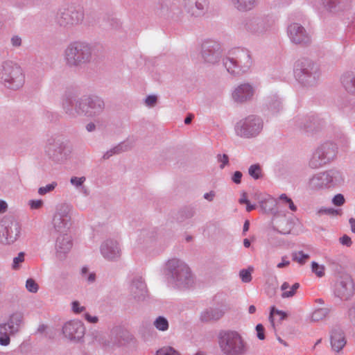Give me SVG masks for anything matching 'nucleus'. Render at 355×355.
Wrapping results in <instances>:
<instances>
[{"label": "nucleus", "instance_id": "45", "mask_svg": "<svg viewBox=\"0 0 355 355\" xmlns=\"http://www.w3.org/2000/svg\"><path fill=\"white\" fill-rule=\"evenodd\" d=\"M25 260V253L24 252H20L18 253L17 256L13 258L12 268L13 270H19L21 268V264Z\"/></svg>", "mask_w": 355, "mask_h": 355}, {"label": "nucleus", "instance_id": "34", "mask_svg": "<svg viewBox=\"0 0 355 355\" xmlns=\"http://www.w3.org/2000/svg\"><path fill=\"white\" fill-rule=\"evenodd\" d=\"M233 7L239 12H248L255 8L259 0H230Z\"/></svg>", "mask_w": 355, "mask_h": 355}, {"label": "nucleus", "instance_id": "14", "mask_svg": "<svg viewBox=\"0 0 355 355\" xmlns=\"http://www.w3.org/2000/svg\"><path fill=\"white\" fill-rule=\"evenodd\" d=\"M21 227L16 221L2 220L0 223V242L4 245L14 243L19 237Z\"/></svg>", "mask_w": 355, "mask_h": 355}, {"label": "nucleus", "instance_id": "5", "mask_svg": "<svg viewBox=\"0 0 355 355\" xmlns=\"http://www.w3.org/2000/svg\"><path fill=\"white\" fill-rule=\"evenodd\" d=\"M293 73L296 80L307 87L316 85L320 76L319 66L306 58L298 59L295 62Z\"/></svg>", "mask_w": 355, "mask_h": 355}, {"label": "nucleus", "instance_id": "25", "mask_svg": "<svg viewBox=\"0 0 355 355\" xmlns=\"http://www.w3.org/2000/svg\"><path fill=\"white\" fill-rule=\"evenodd\" d=\"M328 189H332L342 186L345 182L343 173L336 168L322 171Z\"/></svg>", "mask_w": 355, "mask_h": 355}, {"label": "nucleus", "instance_id": "30", "mask_svg": "<svg viewBox=\"0 0 355 355\" xmlns=\"http://www.w3.org/2000/svg\"><path fill=\"white\" fill-rule=\"evenodd\" d=\"M135 143V139L134 138H128L125 141L121 142L116 146L107 150L104 153L103 158L104 159H107L114 155L119 154L121 153L127 151L133 147Z\"/></svg>", "mask_w": 355, "mask_h": 355}, {"label": "nucleus", "instance_id": "20", "mask_svg": "<svg viewBox=\"0 0 355 355\" xmlns=\"http://www.w3.org/2000/svg\"><path fill=\"white\" fill-rule=\"evenodd\" d=\"M295 123L300 129L309 132L322 128L325 124V121L318 114H311L305 116H297L295 119Z\"/></svg>", "mask_w": 355, "mask_h": 355}, {"label": "nucleus", "instance_id": "29", "mask_svg": "<svg viewBox=\"0 0 355 355\" xmlns=\"http://www.w3.org/2000/svg\"><path fill=\"white\" fill-rule=\"evenodd\" d=\"M73 246L71 236L67 233L60 234L55 242V250L58 254L68 253Z\"/></svg>", "mask_w": 355, "mask_h": 355}, {"label": "nucleus", "instance_id": "32", "mask_svg": "<svg viewBox=\"0 0 355 355\" xmlns=\"http://www.w3.org/2000/svg\"><path fill=\"white\" fill-rule=\"evenodd\" d=\"M308 187L310 189L315 191L328 189L322 171L314 174L309 178Z\"/></svg>", "mask_w": 355, "mask_h": 355}, {"label": "nucleus", "instance_id": "15", "mask_svg": "<svg viewBox=\"0 0 355 355\" xmlns=\"http://www.w3.org/2000/svg\"><path fill=\"white\" fill-rule=\"evenodd\" d=\"M354 294V284L352 276L342 274L335 284L334 295L342 300H348Z\"/></svg>", "mask_w": 355, "mask_h": 355}, {"label": "nucleus", "instance_id": "12", "mask_svg": "<svg viewBox=\"0 0 355 355\" xmlns=\"http://www.w3.org/2000/svg\"><path fill=\"white\" fill-rule=\"evenodd\" d=\"M71 206L62 203L56 207L52 224L54 230L60 234L67 233L71 227Z\"/></svg>", "mask_w": 355, "mask_h": 355}, {"label": "nucleus", "instance_id": "42", "mask_svg": "<svg viewBox=\"0 0 355 355\" xmlns=\"http://www.w3.org/2000/svg\"><path fill=\"white\" fill-rule=\"evenodd\" d=\"M248 174L254 180H259L262 178V170L259 164L251 165L248 168Z\"/></svg>", "mask_w": 355, "mask_h": 355}, {"label": "nucleus", "instance_id": "23", "mask_svg": "<svg viewBox=\"0 0 355 355\" xmlns=\"http://www.w3.org/2000/svg\"><path fill=\"white\" fill-rule=\"evenodd\" d=\"M182 6L191 16L198 17L204 15L207 10V0H182Z\"/></svg>", "mask_w": 355, "mask_h": 355}, {"label": "nucleus", "instance_id": "58", "mask_svg": "<svg viewBox=\"0 0 355 355\" xmlns=\"http://www.w3.org/2000/svg\"><path fill=\"white\" fill-rule=\"evenodd\" d=\"M319 215L327 214L335 216L338 214V211L334 208L322 207L318 211Z\"/></svg>", "mask_w": 355, "mask_h": 355}, {"label": "nucleus", "instance_id": "48", "mask_svg": "<svg viewBox=\"0 0 355 355\" xmlns=\"http://www.w3.org/2000/svg\"><path fill=\"white\" fill-rule=\"evenodd\" d=\"M155 355H180V353L171 347H164L156 352Z\"/></svg>", "mask_w": 355, "mask_h": 355}, {"label": "nucleus", "instance_id": "33", "mask_svg": "<svg viewBox=\"0 0 355 355\" xmlns=\"http://www.w3.org/2000/svg\"><path fill=\"white\" fill-rule=\"evenodd\" d=\"M346 345L344 333L340 330H334L331 334V345L332 349L338 352Z\"/></svg>", "mask_w": 355, "mask_h": 355}, {"label": "nucleus", "instance_id": "56", "mask_svg": "<svg viewBox=\"0 0 355 355\" xmlns=\"http://www.w3.org/2000/svg\"><path fill=\"white\" fill-rule=\"evenodd\" d=\"M86 309L85 306H81L78 301H73L71 302V310L76 314H79Z\"/></svg>", "mask_w": 355, "mask_h": 355}, {"label": "nucleus", "instance_id": "27", "mask_svg": "<svg viewBox=\"0 0 355 355\" xmlns=\"http://www.w3.org/2000/svg\"><path fill=\"white\" fill-rule=\"evenodd\" d=\"M324 6L330 12H348L353 8L352 0H321Z\"/></svg>", "mask_w": 355, "mask_h": 355}, {"label": "nucleus", "instance_id": "9", "mask_svg": "<svg viewBox=\"0 0 355 355\" xmlns=\"http://www.w3.org/2000/svg\"><path fill=\"white\" fill-rule=\"evenodd\" d=\"M46 155L55 162H62L67 159L70 154L68 142L58 135L49 137L44 146Z\"/></svg>", "mask_w": 355, "mask_h": 355}, {"label": "nucleus", "instance_id": "3", "mask_svg": "<svg viewBox=\"0 0 355 355\" xmlns=\"http://www.w3.org/2000/svg\"><path fill=\"white\" fill-rule=\"evenodd\" d=\"M250 51L243 48H236L229 52L223 59V64L232 76H241L248 72L252 66Z\"/></svg>", "mask_w": 355, "mask_h": 355}, {"label": "nucleus", "instance_id": "52", "mask_svg": "<svg viewBox=\"0 0 355 355\" xmlns=\"http://www.w3.org/2000/svg\"><path fill=\"white\" fill-rule=\"evenodd\" d=\"M10 46L14 49H19L22 46V38L19 35L15 34L10 37Z\"/></svg>", "mask_w": 355, "mask_h": 355}, {"label": "nucleus", "instance_id": "51", "mask_svg": "<svg viewBox=\"0 0 355 355\" xmlns=\"http://www.w3.org/2000/svg\"><path fill=\"white\" fill-rule=\"evenodd\" d=\"M86 181V178L85 176L82 177H76L73 176L70 179V183L76 188V189H79Z\"/></svg>", "mask_w": 355, "mask_h": 355}, {"label": "nucleus", "instance_id": "18", "mask_svg": "<svg viewBox=\"0 0 355 355\" xmlns=\"http://www.w3.org/2000/svg\"><path fill=\"white\" fill-rule=\"evenodd\" d=\"M202 57L205 62L215 64L221 58L222 49L219 42L214 40H205L202 44Z\"/></svg>", "mask_w": 355, "mask_h": 355}, {"label": "nucleus", "instance_id": "4", "mask_svg": "<svg viewBox=\"0 0 355 355\" xmlns=\"http://www.w3.org/2000/svg\"><path fill=\"white\" fill-rule=\"evenodd\" d=\"M93 52L92 44L85 42H73L64 49V59L69 67H82L92 61Z\"/></svg>", "mask_w": 355, "mask_h": 355}, {"label": "nucleus", "instance_id": "37", "mask_svg": "<svg viewBox=\"0 0 355 355\" xmlns=\"http://www.w3.org/2000/svg\"><path fill=\"white\" fill-rule=\"evenodd\" d=\"M22 321L23 314L20 312H15L10 315L7 324L11 334H15L19 331Z\"/></svg>", "mask_w": 355, "mask_h": 355}, {"label": "nucleus", "instance_id": "6", "mask_svg": "<svg viewBox=\"0 0 355 355\" xmlns=\"http://www.w3.org/2000/svg\"><path fill=\"white\" fill-rule=\"evenodd\" d=\"M0 82L10 89L17 90L21 88L25 83L23 69L12 61H3L0 65Z\"/></svg>", "mask_w": 355, "mask_h": 355}, {"label": "nucleus", "instance_id": "24", "mask_svg": "<svg viewBox=\"0 0 355 355\" xmlns=\"http://www.w3.org/2000/svg\"><path fill=\"white\" fill-rule=\"evenodd\" d=\"M104 101L99 97L86 96V106L85 108V116L95 117L99 116L104 110Z\"/></svg>", "mask_w": 355, "mask_h": 355}, {"label": "nucleus", "instance_id": "49", "mask_svg": "<svg viewBox=\"0 0 355 355\" xmlns=\"http://www.w3.org/2000/svg\"><path fill=\"white\" fill-rule=\"evenodd\" d=\"M58 184L56 182H52L51 183L46 184L44 187H41L38 189V193L40 196H44L48 193L51 192L57 187Z\"/></svg>", "mask_w": 355, "mask_h": 355}, {"label": "nucleus", "instance_id": "44", "mask_svg": "<svg viewBox=\"0 0 355 355\" xmlns=\"http://www.w3.org/2000/svg\"><path fill=\"white\" fill-rule=\"evenodd\" d=\"M308 254H304L303 251L294 252L292 253V259L301 265L304 264L309 259Z\"/></svg>", "mask_w": 355, "mask_h": 355}, {"label": "nucleus", "instance_id": "35", "mask_svg": "<svg viewBox=\"0 0 355 355\" xmlns=\"http://www.w3.org/2000/svg\"><path fill=\"white\" fill-rule=\"evenodd\" d=\"M346 256L343 254H340L336 256L327 257V264L335 271L340 272L345 268L346 261Z\"/></svg>", "mask_w": 355, "mask_h": 355}, {"label": "nucleus", "instance_id": "2", "mask_svg": "<svg viewBox=\"0 0 355 355\" xmlns=\"http://www.w3.org/2000/svg\"><path fill=\"white\" fill-rule=\"evenodd\" d=\"M218 344L223 355H246L250 349L244 338L234 330L220 331L218 335Z\"/></svg>", "mask_w": 355, "mask_h": 355}, {"label": "nucleus", "instance_id": "10", "mask_svg": "<svg viewBox=\"0 0 355 355\" xmlns=\"http://www.w3.org/2000/svg\"><path fill=\"white\" fill-rule=\"evenodd\" d=\"M263 128L262 118L258 115L250 114L236 124L235 132L241 137L253 138L260 134Z\"/></svg>", "mask_w": 355, "mask_h": 355}, {"label": "nucleus", "instance_id": "54", "mask_svg": "<svg viewBox=\"0 0 355 355\" xmlns=\"http://www.w3.org/2000/svg\"><path fill=\"white\" fill-rule=\"evenodd\" d=\"M239 277L244 283H249L252 281L251 271L248 269H242L239 272Z\"/></svg>", "mask_w": 355, "mask_h": 355}, {"label": "nucleus", "instance_id": "1", "mask_svg": "<svg viewBox=\"0 0 355 355\" xmlns=\"http://www.w3.org/2000/svg\"><path fill=\"white\" fill-rule=\"evenodd\" d=\"M164 274L167 286L174 289H187L193 284L190 268L180 259H168L166 262Z\"/></svg>", "mask_w": 355, "mask_h": 355}, {"label": "nucleus", "instance_id": "7", "mask_svg": "<svg viewBox=\"0 0 355 355\" xmlns=\"http://www.w3.org/2000/svg\"><path fill=\"white\" fill-rule=\"evenodd\" d=\"M242 24L246 32L257 37L266 36L275 31V20L269 15L248 16Z\"/></svg>", "mask_w": 355, "mask_h": 355}, {"label": "nucleus", "instance_id": "57", "mask_svg": "<svg viewBox=\"0 0 355 355\" xmlns=\"http://www.w3.org/2000/svg\"><path fill=\"white\" fill-rule=\"evenodd\" d=\"M217 161L220 163V168L221 169L224 168L225 166L229 164V157L226 154L217 155Z\"/></svg>", "mask_w": 355, "mask_h": 355}, {"label": "nucleus", "instance_id": "63", "mask_svg": "<svg viewBox=\"0 0 355 355\" xmlns=\"http://www.w3.org/2000/svg\"><path fill=\"white\" fill-rule=\"evenodd\" d=\"M242 177L243 174L241 171H235L232 176V181L236 184H239L241 182Z\"/></svg>", "mask_w": 355, "mask_h": 355}, {"label": "nucleus", "instance_id": "13", "mask_svg": "<svg viewBox=\"0 0 355 355\" xmlns=\"http://www.w3.org/2000/svg\"><path fill=\"white\" fill-rule=\"evenodd\" d=\"M86 106V96L76 98L72 96H66L63 98L62 107L64 112L71 119L78 116H85Z\"/></svg>", "mask_w": 355, "mask_h": 355}, {"label": "nucleus", "instance_id": "64", "mask_svg": "<svg viewBox=\"0 0 355 355\" xmlns=\"http://www.w3.org/2000/svg\"><path fill=\"white\" fill-rule=\"evenodd\" d=\"M100 121L98 119L95 120V122H89L88 123L86 126V130L89 132H94L96 129V124H99Z\"/></svg>", "mask_w": 355, "mask_h": 355}, {"label": "nucleus", "instance_id": "22", "mask_svg": "<svg viewBox=\"0 0 355 355\" xmlns=\"http://www.w3.org/2000/svg\"><path fill=\"white\" fill-rule=\"evenodd\" d=\"M255 91V88L252 84L249 83H241L234 89L232 97L235 102L243 103L253 98Z\"/></svg>", "mask_w": 355, "mask_h": 355}, {"label": "nucleus", "instance_id": "31", "mask_svg": "<svg viewBox=\"0 0 355 355\" xmlns=\"http://www.w3.org/2000/svg\"><path fill=\"white\" fill-rule=\"evenodd\" d=\"M224 311L220 307H209L200 313V320L204 322L216 321L224 315Z\"/></svg>", "mask_w": 355, "mask_h": 355}, {"label": "nucleus", "instance_id": "60", "mask_svg": "<svg viewBox=\"0 0 355 355\" xmlns=\"http://www.w3.org/2000/svg\"><path fill=\"white\" fill-rule=\"evenodd\" d=\"M42 200H29L28 205L32 209H38L41 208L43 205Z\"/></svg>", "mask_w": 355, "mask_h": 355}, {"label": "nucleus", "instance_id": "16", "mask_svg": "<svg viewBox=\"0 0 355 355\" xmlns=\"http://www.w3.org/2000/svg\"><path fill=\"white\" fill-rule=\"evenodd\" d=\"M62 334L69 340L80 343L83 340L85 327L80 320H71L66 322L62 326Z\"/></svg>", "mask_w": 355, "mask_h": 355}, {"label": "nucleus", "instance_id": "46", "mask_svg": "<svg viewBox=\"0 0 355 355\" xmlns=\"http://www.w3.org/2000/svg\"><path fill=\"white\" fill-rule=\"evenodd\" d=\"M279 201H281L284 205H288L289 209L292 211H297V207L294 205L292 199L287 196L286 194L282 193L280 195L279 198Z\"/></svg>", "mask_w": 355, "mask_h": 355}, {"label": "nucleus", "instance_id": "39", "mask_svg": "<svg viewBox=\"0 0 355 355\" xmlns=\"http://www.w3.org/2000/svg\"><path fill=\"white\" fill-rule=\"evenodd\" d=\"M277 205V200L275 198H268L261 202V207L265 213L271 214L273 215V220L278 214V211L276 208Z\"/></svg>", "mask_w": 355, "mask_h": 355}, {"label": "nucleus", "instance_id": "61", "mask_svg": "<svg viewBox=\"0 0 355 355\" xmlns=\"http://www.w3.org/2000/svg\"><path fill=\"white\" fill-rule=\"evenodd\" d=\"M257 336L259 340L265 339V329L261 324H258L256 326Z\"/></svg>", "mask_w": 355, "mask_h": 355}, {"label": "nucleus", "instance_id": "17", "mask_svg": "<svg viewBox=\"0 0 355 355\" xmlns=\"http://www.w3.org/2000/svg\"><path fill=\"white\" fill-rule=\"evenodd\" d=\"M287 34L292 43L307 45L311 42V37L305 28L299 23H291L287 27Z\"/></svg>", "mask_w": 355, "mask_h": 355}, {"label": "nucleus", "instance_id": "19", "mask_svg": "<svg viewBox=\"0 0 355 355\" xmlns=\"http://www.w3.org/2000/svg\"><path fill=\"white\" fill-rule=\"evenodd\" d=\"M103 257L109 261H115L120 259L122 253L120 243L115 239H107L100 246Z\"/></svg>", "mask_w": 355, "mask_h": 355}, {"label": "nucleus", "instance_id": "36", "mask_svg": "<svg viewBox=\"0 0 355 355\" xmlns=\"http://www.w3.org/2000/svg\"><path fill=\"white\" fill-rule=\"evenodd\" d=\"M157 236V232L155 228L143 229L137 234V242L138 244L148 243L153 241Z\"/></svg>", "mask_w": 355, "mask_h": 355}, {"label": "nucleus", "instance_id": "53", "mask_svg": "<svg viewBox=\"0 0 355 355\" xmlns=\"http://www.w3.org/2000/svg\"><path fill=\"white\" fill-rule=\"evenodd\" d=\"M26 288L29 292L35 293L39 289V286L33 279L29 278L26 282Z\"/></svg>", "mask_w": 355, "mask_h": 355}, {"label": "nucleus", "instance_id": "41", "mask_svg": "<svg viewBox=\"0 0 355 355\" xmlns=\"http://www.w3.org/2000/svg\"><path fill=\"white\" fill-rule=\"evenodd\" d=\"M329 313V309L327 308L318 309L312 313L311 319L313 322H318L326 318Z\"/></svg>", "mask_w": 355, "mask_h": 355}, {"label": "nucleus", "instance_id": "43", "mask_svg": "<svg viewBox=\"0 0 355 355\" xmlns=\"http://www.w3.org/2000/svg\"><path fill=\"white\" fill-rule=\"evenodd\" d=\"M154 326L159 331H165L168 329V322L164 316L157 317L154 321Z\"/></svg>", "mask_w": 355, "mask_h": 355}, {"label": "nucleus", "instance_id": "21", "mask_svg": "<svg viewBox=\"0 0 355 355\" xmlns=\"http://www.w3.org/2000/svg\"><path fill=\"white\" fill-rule=\"evenodd\" d=\"M182 7L180 0H159L156 12L159 16L173 17L182 12Z\"/></svg>", "mask_w": 355, "mask_h": 355}, {"label": "nucleus", "instance_id": "55", "mask_svg": "<svg viewBox=\"0 0 355 355\" xmlns=\"http://www.w3.org/2000/svg\"><path fill=\"white\" fill-rule=\"evenodd\" d=\"M300 288L299 283H295L291 288V289L288 291H284L282 294V297L283 298H288L294 296L296 293V291Z\"/></svg>", "mask_w": 355, "mask_h": 355}, {"label": "nucleus", "instance_id": "59", "mask_svg": "<svg viewBox=\"0 0 355 355\" xmlns=\"http://www.w3.org/2000/svg\"><path fill=\"white\" fill-rule=\"evenodd\" d=\"M345 202L344 196L341 193L336 194L332 198V203L336 206H342Z\"/></svg>", "mask_w": 355, "mask_h": 355}, {"label": "nucleus", "instance_id": "26", "mask_svg": "<svg viewBox=\"0 0 355 355\" xmlns=\"http://www.w3.org/2000/svg\"><path fill=\"white\" fill-rule=\"evenodd\" d=\"M130 295L137 301H143L147 296L146 284L141 277H135L130 286Z\"/></svg>", "mask_w": 355, "mask_h": 355}, {"label": "nucleus", "instance_id": "40", "mask_svg": "<svg viewBox=\"0 0 355 355\" xmlns=\"http://www.w3.org/2000/svg\"><path fill=\"white\" fill-rule=\"evenodd\" d=\"M9 334L10 329H8L7 322L0 324V345L3 346H7L10 341Z\"/></svg>", "mask_w": 355, "mask_h": 355}, {"label": "nucleus", "instance_id": "47", "mask_svg": "<svg viewBox=\"0 0 355 355\" xmlns=\"http://www.w3.org/2000/svg\"><path fill=\"white\" fill-rule=\"evenodd\" d=\"M311 270L318 277H322L324 275L325 267L323 265H319L315 261L311 262Z\"/></svg>", "mask_w": 355, "mask_h": 355}, {"label": "nucleus", "instance_id": "11", "mask_svg": "<svg viewBox=\"0 0 355 355\" xmlns=\"http://www.w3.org/2000/svg\"><path fill=\"white\" fill-rule=\"evenodd\" d=\"M85 12L83 8L77 6H69L59 9L56 20L60 26L71 28L83 21Z\"/></svg>", "mask_w": 355, "mask_h": 355}, {"label": "nucleus", "instance_id": "8", "mask_svg": "<svg viewBox=\"0 0 355 355\" xmlns=\"http://www.w3.org/2000/svg\"><path fill=\"white\" fill-rule=\"evenodd\" d=\"M337 153V145L334 142L326 141L313 150L309 159V167L312 169L320 168L334 161Z\"/></svg>", "mask_w": 355, "mask_h": 355}, {"label": "nucleus", "instance_id": "50", "mask_svg": "<svg viewBox=\"0 0 355 355\" xmlns=\"http://www.w3.org/2000/svg\"><path fill=\"white\" fill-rule=\"evenodd\" d=\"M354 15V19L348 26L346 33V37L349 40H355V12Z\"/></svg>", "mask_w": 355, "mask_h": 355}, {"label": "nucleus", "instance_id": "28", "mask_svg": "<svg viewBox=\"0 0 355 355\" xmlns=\"http://www.w3.org/2000/svg\"><path fill=\"white\" fill-rule=\"evenodd\" d=\"M265 105L268 115L276 116L283 110V101L277 94H270L265 98Z\"/></svg>", "mask_w": 355, "mask_h": 355}, {"label": "nucleus", "instance_id": "38", "mask_svg": "<svg viewBox=\"0 0 355 355\" xmlns=\"http://www.w3.org/2000/svg\"><path fill=\"white\" fill-rule=\"evenodd\" d=\"M341 83L347 92L355 94V75L353 73H344L341 78Z\"/></svg>", "mask_w": 355, "mask_h": 355}, {"label": "nucleus", "instance_id": "62", "mask_svg": "<svg viewBox=\"0 0 355 355\" xmlns=\"http://www.w3.org/2000/svg\"><path fill=\"white\" fill-rule=\"evenodd\" d=\"M339 242L341 245L347 247H350L352 245L351 238L347 234H344L343 236H341L339 239Z\"/></svg>", "mask_w": 355, "mask_h": 355}]
</instances>
